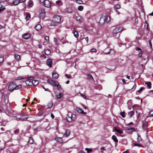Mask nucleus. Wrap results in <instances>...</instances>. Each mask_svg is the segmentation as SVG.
Instances as JSON below:
<instances>
[{
	"mask_svg": "<svg viewBox=\"0 0 153 153\" xmlns=\"http://www.w3.org/2000/svg\"><path fill=\"white\" fill-rule=\"evenodd\" d=\"M22 87V85H16V83L13 82L11 83L8 87V89L10 91H13L14 89L18 90Z\"/></svg>",
	"mask_w": 153,
	"mask_h": 153,
	"instance_id": "obj_1",
	"label": "nucleus"
},
{
	"mask_svg": "<svg viewBox=\"0 0 153 153\" xmlns=\"http://www.w3.org/2000/svg\"><path fill=\"white\" fill-rule=\"evenodd\" d=\"M76 118V117L75 114H73L71 113H70L68 115V116L67 118V120L69 122H71L72 121H75Z\"/></svg>",
	"mask_w": 153,
	"mask_h": 153,
	"instance_id": "obj_2",
	"label": "nucleus"
},
{
	"mask_svg": "<svg viewBox=\"0 0 153 153\" xmlns=\"http://www.w3.org/2000/svg\"><path fill=\"white\" fill-rule=\"evenodd\" d=\"M40 2L43 3L44 6L48 8H50L51 7V2L48 0H40Z\"/></svg>",
	"mask_w": 153,
	"mask_h": 153,
	"instance_id": "obj_3",
	"label": "nucleus"
},
{
	"mask_svg": "<svg viewBox=\"0 0 153 153\" xmlns=\"http://www.w3.org/2000/svg\"><path fill=\"white\" fill-rule=\"evenodd\" d=\"M25 81L26 85L27 86H31L33 85V80L34 79L33 77H28Z\"/></svg>",
	"mask_w": 153,
	"mask_h": 153,
	"instance_id": "obj_4",
	"label": "nucleus"
},
{
	"mask_svg": "<svg viewBox=\"0 0 153 153\" xmlns=\"http://www.w3.org/2000/svg\"><path fill=\"white\" fill-rule=\"evenodd\" d=\"M106 21V17L104 15L102 16L100 19L99 23L100 25L104 24Z\"/></svg>",
	"mask_w": 153,
	"mask_h": 153,
	"instance_id": "obj_5",
	"label": "nucleus"
},
{
	"mask_svg": "<svg viewBox=\"0 0 153 153\" xmlns=\"http://www.w3.org/2000/svg\"><path fill=\"white\" fill-rule=\"evenodd\" d=\"M53 20L56 22L59 23L61 21V19L59 16H55L53 18Z\"/></svg>",
	"mask_w": 153,
	"mask_h": 153,
	"instance_id": "obj_6",
	"label": "nucleus"
},
{
	"mask_svg": "<svg viewBox=\"0 0 153 153\" xmlns=\"http://www.w3.org/2000/svg\"><path fill=\"white\" fill-rule=\"evenodd\" d=\"M45 16V12L44 10L42 9L41 10L40 14V16L42 19H44Z\"/></svg>",
	"mask_w": 153,
	"mask_h": 153,
	"instance_id": "obj_7",
	"label": "nucleus"
},
{
	"mask_svg": "<svg viewBox=\"0 0 153 153\" xmlns=\"http://www.w3.org/2000/svg\"><path fill=\"white\" fill-rule=\"evenodd\" d=\"M121 30L122 29L121 27H119L118 28H116L113 30V33L114 34H115L117 33L120 32Z\"/></svg>",
	"mask_w": 153,
	"mask_h": 153,
	"instance_id": "obj_8",
	"label": "nucleus"
},
{
	"mask_svg": "<svg viewBox=\"0 0 153 153\" xmlns=\"http://www.w3.org/2000/svg\"><path fill=\"white\" fill-rule=\"evenodd\" d=\"M77 111L79 113L86 114H87L86 112H84L79 107L76 108Z\"/></svg>",
	"mask_w": 153,
	"mask_h": 153,
	"instance_id": "obj_9",
	"label": "nucleus"
},
{
	"mask_svg": "<svg viewBox=\"0 0 153 153\" xmlns=\"http://www.w3.org/2000/svg\"><path fill=\"white\" fill-rule=\"evenodd\" d=\"M56 81L51 79H48L47 80V82L52 86H54Z\"/></svg>",
	"mask_w": 153,
	"mask_h": 153,
	"instance_id": "obj_10",
	"label": "nucleus"
},
{
	"mask_svg": "<svg viewBox=\"0 0 153 153\" xmlns=\"http://www.w3.org/2000/svg\"><path fill=\"white\" fill-rule=\"evenodd\" d=\"M30 36V34L29 33H25L22 35L23 37L25 39H27L29 38Z\"/></svg>",
	"mask_w": 153,
	"mask_h": 153,
	"instance_id": "obj_11",
	"label": "nucleus"
},
{
	"mask_svg": "<svg viewBox=\"0 0 153 153\" xmlns=\"http://www.w3.org/2000/svg\"><path fill=\"white\" fill-rule=\"evenodd\" d=\"M47 64L48 65L49 67H52V60L51 59H48L47 61Z\"/></svg>",
	"mask_w": 153,
	"mask_h": 153,
	"instance_id": "obj_12",
	"label": "nucleus"
},
{
	"mask_svg": "<svg viewBox=\"0 0 153 153\" xmlns=\"http://www.w3.org/2000/svg\"><path fill=\"white\" fill-rule=\"evenodd\" d=\"M54 86H56L58 88V90H60L61 89V87L58 81H56Z\"/></svg>",
	"mask_w": 153,
	"mask_h": 153,
	"instance_id": "obj_13",
	"label": "nucleus"
},
{
	"mask_svg": "<svg viewBox=\"0 0 153 153\" xmlns=\"http://www.w3.org/2000/svg\"><path fill=\"white\" fill-rule=\"evenodd\" d=\"M148 127V123L147 122H144L143 124V127L144 129L147 130V128Z\"/></svg>",
	"mask_w": 153,
	"mask_h": 153,
	"instance_id": "obj_14",
	"label": "nucleus"
},
{
	"mask_svg": "<svg viewBox=\"0 0 153 153\" xmlns=\"http://www.w3.org/2000/svg\"><path fill=\"white\" fill-rule=\"evenodd\" d=\"M56 141L59 143H62L63 142V140L61 137H57L55 139Z\"/></svg>",
	"mask_w": 153,
	"mask_h": 153,
	"instance_id": "obj_15",
	"label": "nucleus"
},
{
	"mask_svg": "<svg viewBox=\"0 0 153 153\" xmlns=\"http://www.w3.org/2000/svg\"><path fill=\"white\" fill-rule=\"evenodd\" d=\"M76 19L77 21L79 22H82L83 21V19L82 17L80 16H78L76 17Z\"/></svg>",
	"mask_w": 153,
	"mask_h": 153,
	"instance_id": "obj_16",
	"label": "nucleus"
},
{
	"mask_svg": "<svg viewBox=\"0 0 153 153\" xmlns=\"http://www.w3.org/2000/svg\"><path fill=\"white\" fill-rule=\"evenodd\" d=\"M53 78L55 79H57L59 76V74L56 73H53L52 74Z\"/></svg>",
	"mask_w": 153,
	"mask_h": 153,
	"instance_id": "obj_17",
	"label": "nucleus"
},
{
	"mask_svg": "<svg viewBox=\"0 0 153 153\" xmlns=\"http://www.w3.org/2000/svg\"><path fill=\"white\" fill-rule=\"evenodd\" d=\"M27 117H18L17 118V120L18 121L19 120H21L22 121H25L27 119Z\"/></svg>",
	"mask_w": 153,
	"mask_h": 153,
	"instance_id": "obj_18",
	"label": "nucleus"
},
{
	"mask_svg": "<svg viewBox=\"0 0 153 153\" xmlns=\"http://www.w3.org/2000/svg\"><path fill=\"white\" fill-rule=\"evenodd\" d=\"M35 28L37 30H40L42 29V26L40 25H37L35 27Z\"/></svg>",
	"mask_w": 153,
	"mask_h": 153,
	"instance_id": "obj_19",
	"label": "nucleus"
},
{
	"mask_svg": "<svg viewBox=\"0 0 153 153\" xmlns=\"http://www.w3.org/2000/svg\"><path fill=\"white\" fill-rule=\"evenodd\" d=\"M14 57L17 60L19 61L20 60L21 57L20 55L17 54H14Z\"/></svg>",
	"mask_w": 153,
	"mask_h": 153,
	"instance_id": "obj_20",
	"label": "nucleus"
},
{
	"mask_svg": "<svg viewBox=\"0 0 153 153\" xmlns=\"http://www.w3.org/2000/svg\"><path fill=\"white\" fill-rule=\"evenodd\" d=\"M19 2H20L19 0H15L13 1L11 4L16 5L18 4Z\"/></svg>",
	"mask_w": 153,
	"mask_h": 153,
	"instance_id": "obj_21",
	"label": "nucleus"
},
{
	"mask_svg": "<svg viewBox=\"0 0 153 153\" xmlns=\"http://www.w3.org/2000/svg\"><path fill=\"white\" fill-rule=\"evenodd\" d=\"M70 131H66L64 135V136L65 137H68L70 134Z\"/></svg>",
	"mask_w": 153,
	"mask_h": 153,
	"instance_id": "obj_22",
	"label": "nucleus"
},
{
	"mask_svg": "<svg viewBox=\"0 0 153 153\" xmlns=\"http://www.w3.org/2000/svg\"><path fill=\"white\" fill-rule=\"evenodd\" d=\"M106 17V22L107 23L109 22L110 21V17L109 16H107L106 15H104Z\"/></svg>",
	"mask_w": 153,
	"mask_h": 153,
	"instance_id": "obj_23",
	"label": "nucleus"
},
{
	"mask_svg": "<svg viewBox=\"0 0 153 153\" xmlns=\"http://www.w3.org/2000/svg\"><path fill=\"white\" fill-rule=\"evenodd\" d=\"M67 11L68 13H71L73 12V10L72 8L68 7L67 9Z\"/></svg>",
	"mask_w": 153,
	"mask_h": 153,
	"instance_id": "obj_24",
	"label": "nucleus"
},
{
	"mask_svg": "<svg viewBox=\"0 0 153 153\" xmlns=\"http://www.w3.org/2000/svg\"><path fill=\"white\" fill-rule=\"evenodd\" d=\"M39 83V81L37 80H33V85H37Z\"/></svg>",
	"mask_w": 153,
	"mask_h": 153,
	"instance_id": "obj_25",
	"label": "nucleus"
},
{
	"mask_svg": "<svg viewBox=\"0 0 153 153\" xmlns=\"http://www.w3.org/2000/svg\"><path fill=\"white\" fill-rule=\"evenodd\" d=\"M112 139L115 142H118V140L117 139V137L115 135H113L112 137Z\"/></svg>",
	"mask_w": 153,
	"mask_h": 153,
	"instance_id": "obj_26",
	"label": "nucleus"
},
{
	"mask_svg": "<svg viewBox=\"0 0 153 153\" xmlns=\"http://www.w3.org/2000/svg\"><path fill=\"white\" fill-rule=\"evenodd\" d=\"M114 131L117 132V133L119 134H122L123 133V131L119 129H118L116 128H115Z\"/></svg>",
	"mask_w": 153,
	"mask_h": 153,
	"instance_id": "obj_27",
	"label": "nucleus"
},
{
	"mask_svg": "<svg viewBox=\"0 0 153 153\" xmlns=\"http://www.w3.org/2000/svg\"><path fill=\"white\" fill-rule=\"evenodd\" d=\"M134 113L133 111H131L128 113V115L130 117H131L134 114Z\"/></svg>",
	"mask_w": 153,
	"mask_h": 153,
	"instance_id": "obj_28",
	"label": "nucleus"
},
{
	"mask_svg": "<svg viewBox=\"0 0 153 153\" xmlns=\"http://www.w3.org/2000/svg\"><path fill=\"white\" fill-rule=\"evenodd\" d=\"M145 84L146 85L147 87L149 88H151V83L150 82H146L145 83Z\"/></svg>",
	"mask_w": 153,
	"mask_h": 153,
	"instance_id": "obj_29",
	"label": "nucleus"
},
{
	"mask_svg": "<svg viewBox=\"0 0 153 153\" xmlns=\"http://www.w3.org/2000/svg\"><path fill=\"white\" fill-rule=\"evenodd\" d=\"M74 36L76 38H78L79 36V34L77 31H75L74 33Z\"/></svg>",
	"mask_w": 153,
	"mask_h": 153,
	"instance_id": "obj_30",
	"label": "nucleus"
},
{
	"mask_svg": "<svg viewBox=\"0 0 153 153\" xmlns=\"http://www.w3.org/2000/svg\"><path fill=\"white\" fill-rule=\"evenodd\" d=\"M45 53L47 55H49L51 53V51L49 50H46L45 51Z\"/></svg>",
	"mask_w": 153,
	"mask_h": 153,
	"instance_id": "obj_31",
	"label": "nucleus"
},
{
	"mask_svg": "<svg viewBox=\"0 0 153 153\" xmlns=\"http://www.w3.org/2000/svg\"><path fill=\"white\" fill-rule=\"evenodd\" d=\"M30 18V14L28 13H27L26 14V16L25 18V19L27 20V21Z\"/></svg>",
	"mask_w": 153,
	"mask_h": 153,
	"instance_id": "obj_32",
	"label": "nucleus"
},
{
	"mask_svg": "<svg viewBox=\"0 0 153 153\" xmlns=\"http://www.w3.org/2000/svg\"><path fill=\"white\" fill-rule=\"evenodd\" d=\"M29 142L30 144H32L33 143V140L32 137H30L29 140Z\"/></svg>",
	"mask_w": 153,
	"mask_h": 153,
	"instance_id": "obj_33",
	"label": "nucleus"
},
{
	"mask_svg": "<svg viewBox=\"0 0 153 153\" xmlns=\"http://www.w3.org/2000/svg\"><path fill=\"white\" fill-rule=\"evenodd\" d=\"M83 7L82 6H79L78 7V10L80 11L82 10L83 9Z\"/></svg>",
	"mask_w": 153,
	"mask_h": 153,
	"instance_id": "obj_34",
	"label": "nucleus"
},
{
	"mask_svg": "<svg viewBox=\"0 0 153 153\" xmlns=\"http://www.w3.org/2000/svg\"><path fill=\"white\" fill-rule=\"evenodd\" d=\"M62 93H59V94L57 95V97L58 99H60L62 96Z\"/></svg>",
	"mask_w": 153,
	"mask_h": 153,
	"instance_id": "obj_35",
	"label": "nucleus"
},
{
	"mask_svg": "<svg viewBox=\"0 0 153 153\" xmlns=\"http://www.w3.org/2000/svg\"><path fill=\"white\" fill-rule=\"evenodd\" d=\"M126 129L127 130H131L132 131H134L135 130V129L134 128L132 127H127Z\"/></svg>",
	"mask_w": 153,
	"mask_h": 153,
	"instance_id": "obj_36",
	"label": "nucleus"
},
{
	"mask_svg": "<svg viewBox=\"0 0 153 153\" xmlns=\"http://www.w3.org/2000/svg\"><path fill=\"white\" fill-rule=\"evenodd\" d=\"M120 8V6L119 4H117L114 6V8L116 9H119Z\"/></svg>",
	"mask_w": 153,
	"mask_h": 153,
	"instance_id": "obj_37",
	"label": "nucleus"
},
{
	"mask_svg": "<svg viewBox=\"0 0 153 153\" xmlns=\"http://www.w3.org/2000/svg\"><path fill=\"white\" fill-rule=\"evenodd\" d=\"M134 146H137L139 147H143V146L140 144H136L135 143H134Z\"/></svg>",
	"mask_w": 153,
	"mask_h": 153,
	"instance_id": "obj_38",
	"label": "nucleus"
},
{
	"mask_svg": "<svg viewBox=\"0 0 153 153\" xmlns=\"http://www.w3.org/2000/svg\"><path fill=\"white\" fill-rule=\"evenodd\" d=\"M85 150H86L87 151V152L88 153H89L92 152V150L91 149H89L88 148H85Z\"/></svg>",
	"mask_w": 153,
	"mask_h": 153,
	"instance_id": "obj_39",
	"label": "nucleus"
},
{
	"mask_svg": "<svg viewBox=\"0 0 153 153\" xmlns=\"http://www.w3.org/2000/svg\"><path fill=\"white\" fill-rule=\"evenodd\" d=\"M76 2L79 4H83V1L81 0H76Z\"/></svg>",
	"mask_w": 153,
	"mask_h": 153,
	"instance_id": "obj_40",
	"label": "nucleus"
},
{
	"mask_svg": "<svg viewBox=\"0 0 153 153\" xmlns=\"http://www.w3.org/2000/svg\"><path fill=\"white\" fill-rule=\"evenodd\" d=\"M56 4L60 6H61L62 5V3L60 0H58L56 1Z\"/></svg>",
	"mask_w": 153,
	"mask_h": 153,
	"instance_id": "obj_41",
	"label": "nucleus"
},
{
	"mask_svg": "<svg viewBox=\"0 0 153 153\" xmlns=\"http://www.w3.org/2000/svg\"><path fill=\"white\" fill-rule=\"evenodd\" d=\"M142 140V138L140 136H138L137 138V141L138 142H140Z\"/></svg>",
	"mask_w": 153,
	"mask_h": 153,
	"instance_id": "obj_42",
	"label": "nucleus"
},
{
	"mask_svg": "<svg viewBox=\"0 0 153 153\" xmlns=\"http://www.w3.org/2000/svg\"><path fill=\"white\" fill-rule=\"evenodd\" d=\"M28 6L29 7H32L33 6V3L32 2H30L28 4Z\"/></svg>",
	"mask_w": 153,
	"mask_h": 153,
	"instance_id": "obj_43",
	"label": "nucleus"
},
{
	"mask_svg": "<svg viewBox=\"0 0 153 153\" xmlns=\"http://www.w3.org/2000/svg\"><path fill=\"white\" fill-rule=\"evenodd\" d=\"M80 95L83 98L85 99H87V97L82 94H80Z\"/></svg>",
	"mask_w": 153,
	"mask_h": 153,
	"instance_id": "obj_44",
	"label": "nucleus"
},
{
	"mask_svg": "<svg viewBox=\"0 0 153 153\" xmlns=\"http://www.w3.org/2000/svg\"><path fill=\"white\" fill-rule=\"evenodd\" d=\"M45 40L48 42L49 41V38L48 36H46L45 37Z\"/></svg>",
	"mask_w": 153,
	"mask_h": 153,
	"instance_id": "obj_45",
	"label": "nucleus"
},
{
	"mask_svg": "<svg viewBox=\"0 0 153 153\" xmlns=\"http://www.w3.org/2000/svg\"><path fill=\"white\" fill-rule=\"evenodd\" d=\"M65 76L68 78H71V75H68L67 74H65Z\"/></svg>",
	"mask_w": 153,
	"mask_h": 153,
	"instance_id": "obj_46",
	"label": "nucleus"
},
{
	"mask_svg": "<svg viewBox=\"0 0 153 153\" xmlns=\"http://www.w3.org/2000/svg\"><path fill=\"white\" fill-rule=\"evenodd\" d=\"M4 57L2 56L0 57V63H2L4 61Z\"/></svg>",
	"mask_w": 153,
	"mask_h": 153,
	"instance_id": "obj_47",
	"label": "nucleus"
},
{
	"mask_svg": "<svg viewBox=\"0 0 153 153\" xmlns=\"http://www.w3.org/2000/svg\"><path fill=\"white\" fill-rule=\"evenodd\" d=\"M25 78V77L24 76H19L18 77L17 79L18 80H21L22 79H24Z\"/></svg>",
	"mask_w": 153,
	"mask_h": 153,
	"instance_id": "obj_48",
	"label": "nucleus"
},
{
	"mask_svg": "<svg viewBox=\"0 0 153 153\" xmlns=\"http://www.w3.org/2000/svg\"><path fill=\"white\" fill-rule=\"evenodd\" d=\"M144 89V88L143 87L141 88L139 90L137 91V92L138 93H140Z\"/></svg>",
	"mask_w": 153,
	"mask_h": 153,
	"instance_id": "obj_49",
	"label": "nucleus"
},
{
	"mask_svg": "<svg viewBox=\"0 0 153 153\" xmlns=\"http://www.w3.org/2000/svg\"><path fill=\"white\" fill-rule=\"evenodd\" d=\"M19 130L18 129H17L15 130L14 131V132L15 134H17L19 133Z\"/></svg>",
	"mask_w": 153,
	"mask_h": 153,
	"instance_id": "obj_50",
	"label": "nucleus"
},
{
	"mask_svg": "<svg viewBox=\"0 0 153 153\" xmlns=\"http://www.w3.org/2000/svg\"><path fill=\"white\" fill-rule=\"evenodd\" d=\"M115 134L118 136H121L122 137H124L125 136V135L124 134L123 135H120L116 133H115Z\"/></svg>",
	"mask_w": 153,
	"mask_h": 153,
	"instance_id": "obj_51",
	"label": "nucleus"
},
{
	"mask_svg": "<svg viewBox=\"0 0 153 153\" xmlns=\"http://www.w3.org/2000/svg\"><path fill=\"white\" fill-rule=\"evenodd\" d=\"M120 114L123 117H125V112H121Z\"/></svg>",
	"mask_w": 153,
	"mask_h": 153,
	"instance_id": "obj_52",
	"label": "nucleus"
},
{
	"mask_svg": "<svg viewBox=\"0 0 153 153\" xmlns=\"http://www.w3.org/2000/svg\"><path fill=\"white\" fill-rule=\"evenodd\" d=\"M90 51L91 52H95L96 51V50L95 48H93Z\"/></svg>",
	"mask_w": 153,
	"mask_h": 153,
	"instance_id": "obj_53",
	"label": "nucleus"
},
{
	"mask_svg": "<svg viewBox=\"0 0 153 153\" xmlns=\"http://www.w3.org/2000/svg\"><path fill=\"white\" fill-rule=\"evenodd\" d=\"M149 115L150 116L153 115V111H151L149 113Z\"/></svg>",
	"mask_w": 153,
	"mask_h": 153,
	"instance_id": "obj_54",
	"label": "nucleus"
},
{
	"mask_svg": "<svg viewBox=\"0 0 153 153\" xmlns=\"http://www.w3.org/2000/svg\"><path fill=\"white\" fill-rule=\"evenodd\" d=\"M113 51V50L112 49H110L109 51L108 52L105 53V54H109L110 53L111 51Z\"/></svg>",
	"mask_w": 153,
	"mask_h": 153,
	"instance_id": "obj_55",
	"label": "nucleus"
},
{
	"mask_svg": "<svg viewBox=\"0 0 153 153\" xmlns=\"http://www.w3.org/2000/svg\"><path fill=\"white\" fill-rule=\"evenodd\" d=\"M87 76H88V77L89 78H92L93 79V77L92 76V75L91 74H88L87 75Z\"/></svg>",
	"mask_w": 153,
	"mask_h": 153,
	"instance_id": "obj_56",
	"label": "nucleus"
},
{
	"mask_svg": "<svg viewBox=\"0 0 153 153\" xmlns=\"http://www.w3.org/2000/svg\"><path fill=\"white\" fill-rule=\"evenodd\" d=\"M142 51H140L138 54V55L140 57H141L142 56Z\"/></svg>",
	"mask_w": 153,
	"mask_h": 153,
	"instance_id": "obj_57",
	"label": "nucleus"
},
{
	"mask_svg": "<svg viewBox=\"0 0 153 153\" xmlns=\"http://www.w3.org/2000/svg\"><path fill=\"white\" fill-rule=\"evenodd\" d=\"M136 49L137 51H140L141 50V49L140 48L138 47H136Z\"/></svg>",
	"mask_w": 153,
	"mask_h": 153,
	"instance_id": "obj_58",
	"label": "nucleus"
},
{
	"mask_svg": "<svg viewBox=\"0 0 153 153\" xmlns=\"http://www.w3.org/2000/svg\"><path fill=\"white\" fill-rule=\"evenodd\" d=\"M82 106L85 109H86L87 108L86 106H85V105H84L82 104Z\"/></svg>",
	"mask_w": 153,
	"mask_h": 153,
	"instance_id": "obj_59",
	"label": "nucleus"
},
{
	"mask_svg": "<svg viewBox=\"0 0 153 153\" xmlns=\"http://www.w3.org/2000/svg\"><path fill=\"white\" fill-rule=\"evenodd\" d=\"M20 116H21V117H24L25 116V115L24 114L22 113L20 114Z\"/></svg>",
	"mask_w": 153,
	"mask_h": 153,
	"instance_id": "obj_60",
	"label": "nucleus"
},
{
	"mask_svg": "<svg viewBox=\"0 0 153 153\" xmlns=\"http://www.w3.org/2000/svg\"><path fill=\"white\" fill-rule=\"evenodd\" d=\"M51 116L53 119L54 118V116L52 114H51Z\"/></svg>",
	"mask_w": 153,
	"mask_h": 153,
	"instance_id": "obj_61",
	"label": "nucleus"
},
{
	"mask_svg": "<svg viewBox=\"0 0 153 153\" xmlns=\"http://www.w3.org/2000/svg\"><path fill=\"white\" fill-rule=\"evenodd\" d=\"M42 87L43 88L45 89V91H48V89H46V88H45L44 86H42Z\"/></svg>",
	"mask_w": 153,
	"mask_h": 153,
	"instance_id": "obj_62",
	"label": "nucleus"
},
{
	"mask_svg": "<svg viewBox=\"0 0 153 153\" xmlns=\"http://www.w3.org/2000/svg\"><path fill=\"white\" fill-rule=\"evenodd\" d=\"M100 149H102V150H104V151L106 150L105 149L104 147L101 148Z\"/></svg>",
	"mask_w": 153,
	"mask_h": 153,
	"instance_id": "obj_63",
	"label": "nucleus"
},
{
	"mask_svg": "<svg viewBox=\"0 0 153 153\" xmlns=\"http://www.w3.org/2000/svg\"><path fill=\"white\" fill-rule=\"evenodd\" d=\"M123 153H128V151H126Z\"/></svg>",
	"mask_w": 153,
	"mask_h": 153,
	"instance_id": "obj_64",
	"label": "nucleus"
}]
</instances>
